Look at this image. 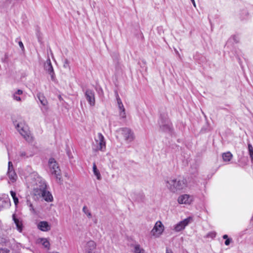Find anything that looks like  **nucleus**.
<instances>
[{"label": "nucleus", "instance_id": "f257e3e1", "mask_svg": "<svg viewBox=\"0 0 253 253\" xmlns=\"http://www.w3.org/2000/svg\"><path fill=\"white\" fill-rule=\"evenodd\" d=\"M17 129L26 141L29 143H31L33 141L34 137L31 133L28 125L20 123L17 126Z\"/></svg>", "mask_w": 253, "mask_h": 253}, {"label": "nucleus", "instance_id": "f03ea898", "mask_svg": "<svg viewBox=\"0 0 253 253\" xmlns=\"http://www.w3.org/2000/svg\"><path fill=\"white\" fill-rule=\"evenodd\" d=\"M169 183L170 185V189L173 192L182 190L187 186L186 179L182 177H178L177 179L171 180Z\"/></svg>", "mask_w": 253, "mask_h": 253}, {"label": "nucleus", "instance_id": "7ed1b4c3", "mask_svg": "<svg viewBox=\"0 0 253 253\" xmlns=\"http://www.w3.org/2000/svg\"><path fill=\"white\" fill-rule=\"evenodd\" d=\"M48 166L51 173L55 176L57 180L60 183L61 182V170L58 164L54 158L49 159Z\"/></svg>", "mask_w": 253, "mask_h": 253}, {"label": "nucleus", "instance_id": "20e7f679", "mask_svg": "<svg viewBox=\"0 0 253 253\" xmlns=\"http://www.w3.org/2000/svg\"><path fill=\"white\" fill-rule=\"evenodd\" d=\"M97 139H95V144L93 148L95 151H103L106 149V142L104 137L102 133H98L97 134Z\"/></svg>", "mask_w": 253, "mask_h": 253}, {"label": "nucleus", "instance_id": "39448f33", "mask_svg": "<svg viewBox=\"0 0 253 253\" xmlns=\"http://www.w3.org/2000/svg\"><path fill=\"white\" fill-rule=\"evenodd\" d=\"M164 230V226L160 221H158L156 223L154 227L151 230V234L156 237H159Z\"/></svg>", "mask_w": 253, "mask_h": 253}, {"label": "nucleus", "instance_id": "423d86ee", "mask_svg": "<svg viewBox=\"0 0 253 253\" xmlns=\"http://www.w3.org/2000/svg\"><path fill=\"white\" fill-rule=\"evenodd\" d=\"M41 194L42 197L44 199L45 201L47 202H51L52 201L53 197L49 192L47 191L45 188L42 189H40L37 190L35 195Z\"/></svg>", "mask_w": 253, "mask_h": 253}, {"label": "nucleus", "instance_id": "0eeeda50", "mask_svg": "<svg viewBox=\"0 0 253 253\" xmlns=\"http://www.w3.org/2000/svg\"><path fill=\"white\" fill-rule=\"evenodd\" d=\"M8 171H7V175L9 178V179L12 182H15L17 178V176L15 172L14 169L13 165L11 162H9L8 163Z\"/></svg>", "mask_w": 253, "mask_h": 253}, {"label": "nucleus", "instance_id": "6e6552de", "mask_svg": "<svg viewBox=\"0 0 253 253\" xmlns=\"http://www.w3.org/2000/svg\"><path fill=\"white\" fill-rule=\"evenodd\" d=\"M193 198L189 195L184 194L180 196L178 199V203L180 204L190 205L193 202Z\"/></svg>", "mask_w": 253, "mask_h": 253}, {"label": "nucleus", "instance_id": "1a4fd4ad", "mask_svg": "<svg viewBox=\"0 0 253 253\" xmlns=\"http://www.w3.org/2000/svg\"><path fill=\"white\" fill-rule=\"evenodd\" d=\"M192 218L191 217H189L181 221L175 225L174 230L177 232L182 230L185 228V226L189 224Z\"/></svg>", "mask_w": 253, "mask_h": 253}, {"label": "nucleus", "instance_id": "9d476101", "mask_svg": "<svg viewBox=\"0 0 253 253\" xmlns=\"http://www.w3.org/2000/svg\"><path fill=\"white\" fill-rule=\"evenodd\" d=\"M85 96L89 104L92 106H94L95 100L94 92L91 90L88 89L85 93Z\"/></svg>", "mask_w": 253, "mask_h": 253}, {"label": "nucleus", "instance_id": "9b49d317", "mask_svg": "<svg viewBox=\"0 0 253 253\" xmlns=\"http://www.w3.org/2000/svg\"><path fill=\"white\" fill-rule=\"evenodd\" d=\"M122 134L126 140L131 141L133 139V133L129 128H124L122 129Z\"/></svg>", "mask_w": 253, "mask_h": 253}, {"label": "nucleus", "instance_id": "f8f14e48", "mask_svg": "<svg viewBox=\"0 0 253 253\" xmlns=\"http://www.w3.org/2000/svg\"><path fill=\"white\" fill-rule=\"evenodd\" d=\"M38 228L42 231H48L50 229V226L46 221H40L38 224Z\"/></svg>", "mask_w": 253, "mask_h": 253}, {"label": "nucleus", "instance_id": "ddd939ff", "mask_svg": "<svg viewBox=\"0 0 253 253\" xmlns=\"http://www.w3.org/2000/svg\"><path fill=\"white\" fill-rule=\"evenodd\" d=\"M117 100L118 105V107L120 110V115L122 116V117H125L126 113H125V109L123 104V103L121 101V99L119 96V95L117 94Z\"/></svg>", "mask_w": 253, "mask_h": 253}, {"label": "nucleus", "instance_id": "4468645a", "mask_svg": "<svg viewBox=\"0 0 253 253\" xmlns=\"http://www.w3.org/2000/svg\"><path fill=\"white\" fill-rule=\"evenodd\" d=\"M96 243L93 241H88L85 246V250L88 253L92 252L96 248Z\"/></svg>", "mask_w": 253, "mask_h": 253}, {"label": "nucleus", "instance_id": "2eb2a0df", "mask_svg": "<svg viewBox=\"0 0 253 253\" xmlns=\"http://www.w3.org/2000/svg\"><path fill=\"white\" fill-rule=\"evenodd\" d=\"M12 218L16 225L17 229L20 232H21L23 230V223L22 221H20L18 218L16 217L15 214H13Z\"/></svg>", "mask_w": 253, "mask_h": 253}, {"label": "nucleus", "instance_id": "dca6fc26", "mask_svg": "<svg viewBox=\"0 0 253 253\" xmlns=\"http://www.w3.org/2000/svg\"><path fill=\"white\" fill-rule=\"evenodd\" d=\"M37 97L40 101L41 103L44 106H46L47 105L48 102L45 98V96L43 95V93H39L37 95Z\"/></svg>", "mask_w": 253, "mask_h": 253}, {"label": "nucleus", "instance_id": "f3484780", "mask_svg": "<svg viewBox=\"0 0 253 253\" xmlns=\"http://www.w3.org/2000/svg\"><path fill=\"white\" fill-rule=\"evenodd\" d=\"M47 70L48 74L51 76L52 79H54V72L50 60L49 59L47 62Z\"/></svg>", "mask_w": 253, "mask_h": 253}, {"label": "nucleus", "instance_id": "a211bd4d", "mask_svg": "<svg viewBox=\"0 0 253 253\" xmlns=\"http://www.w3.org/2000/svg\"><path fill=\"white\" fill-rule=\"evenodd\" d=\"M233 158V155L230 152L222 154V158L224 162H229Z\"/></svg>", "mask_w": 253, "mask_h": 253}, {"label": "nucleus", "instance_id": "6ab92c4d", "mask_svg": "<svg viewBox=\"0 0 253 253\" xmlns=\"http://www.w3.org/2000/svg\"><path fill=\"white\" fill-rule=\"evenodd\" d=\"M93 171L94 174L96 176L97 179H100L101 175L99 170L97 168L96 165L95 163L93 164Z\"/></svg>", "mask_w": 253, "mask_h": 253}, {"label": "nucleus", "instance_id": "aec40b11", "mask_svg": "<svg viewBox=\"0 0 253 253\" xmlns=\"http://www.w3.org/2000/svg\"><path fill=\"white\" fill-rule=\"evenodd\" d=\"M248 148L251 162L253 164V147L251 144L249 143L248 144Z\"/></svg>", "mask_w": 253, "mask_h": 253}, {"label": "nucleus", "instance_id": "412c9836", "mask_svg": "<svg viewBox=\"0 0 253 253\" xmlns=\"http://www.w3.org/2000/svg\"><path fill=\"white\" fill-rule=\"evenodd\" d=\"M10 194L12 197L15 205L17 206L19 203V200L18 198L16 197V193L13 191H11Z\"/></svg>", "mask_w": 253, "mask_h": 253}, {"label": "nucleus", "instance_id": "4be33fe9", "mask_svg": "<svg viewBox=\"0 0 253 253\" xmlns=\"http://www.w3.org/2000/svg\"><path fill=\"white\" fill-rule=\"evenodd\" d=\"M134 253H145V251L141 249L139 245H136L134 247Z\"/></svg>", "mask_w": 253, "mask_h": 253}, {"label": "nucleus", "instance_id": "5701e85b", "mask_svg": "<svg viewBox=\"0 0 253 253\" xmlns=\"http://www.w3.org/2000/svg\"><path fill=\"white\" fill-rule=\"evenodd\" d=\"M41 243L45 248L49 249L50 244L49 241L46 239H42Z\"/></svg>", "mask_w": 253, "mask_h": 253}, {"label": "nucleus", "instance_id": "b1692460", "mask_svg": "<svg viewBox=\"0 0 253 253\" xmlns=\"http://www.w3.org/2000/svg\"><path fill=\"white\" fill-rule=\"evenodd\" d=\"M83 211L84 212L86 213L89 217L91 216V214L90 212H88V210L87 209V208L85 206H84L83 208Z\"/></svg>", "mask_w": 253, "mask_h": 253}, {"label": "nucleus", "instance_id": "393cba45", "mask_svg": "<svg viewBox=\"0 0 253 253\" xmlns=\"http://www.w3.org/2000/svg\"><path fill=\"white\" fill-rule=\"evenodd\" d=\"M0 253H10V251L7 249H0Z\"/></svg>", "mask_w": 253, "mask_h": 253}, {"label": "nucleus", "instance_id": "a878e982", "mask_svg": "<svg viewBox=\"0 0 253 253\" xmlns=\"http://www.w3.org/2000/svg\"><path fill=\"white\" fill-rule=\"evenodd\" d=\"M13 98L15 100L20 101H21V98L19 96H18L17 94H14L13 95Z\"/></svg>", "mask_w": 253, "mask_h": 253}, {"label": "nucleus", "instance_id": "bb28decb", "mask_svg": "<svg viewBox=\"0 0 253 253\" xmlns=\"http://www.w3.org/2000/svg\"><path fill=\"white\" fill-rule=\"evenodd\" d=\"M230 239H226L225 241V244L226 246L229 245L230 244Z\"/></svg>", "mask_w": 253, "mask_h": 253}, {"label": "nucleus", "instance_id": "cd10ccee", "mask_svg": "<svg viewBox=\"0 0 253 253\" xmlns=\"http://www.w3.org/2000/svg\"><path fill=\"white\" fill-rule=\"evenodd\" d=\"M22 93H23V91L21 89H18L15 94L20 95V94H22Z\"/></svg>", "mask_w": 253, "mask_h": 253}, {"label": "nucleus", "instance_id": "c85d7f7f", "mask_svg": "<svg viewBox=\"0 0 253 253\" xmlns=\"http://www.w3.org/2000/svg\"><path fill=\"white\" fill-rule=\"evenodd\" d=\"M18 44H19V45L20 46V47L22 49H24V45H23V44L22 42H18Z\"/></svg>", "mask_w": 253, "mask_h": 253}, {"label": "nucleus", "instance_id": "c756f323", "mask_svg": "<svg viewBox=\"0 0 253 253\" xmlns=\"http://www.w3.org/2000/svg\"><path fill=\"white\" fill-rule=\"evenodd\" d=\"M20 155L21 157H25L26 156V153L25 152H22L20 153Z\"/></svg>", "mask_w": 253, "mask_h": 253}, {"label": "nucleus", "instance_id": "7c9ffc66", "mask_svg": "<svg viewBox=\"0 0 253 253\" xmlns=\"http://www.w3.org/2000/svg\"><path fill=\"white\" fill-rule=\"evenodd\" d=\"M166 253H172V252L171 250L167 249Z\"/></svg>", "mask_w": 253, "mask_h": 253}, {"label": "nucleus", "instance_id": "2f4dec72", "mask_svg": "<svg viewBox=\"0 0 253 253\" xmlns=\"http://www.w3.org/2000/svg\"><path fill=\"white\" fill-rule=\"evenodd\" d=\"M223 238L224 239H226V240L228 239L227 235H224L223 236Z\"/></svg>", "mask_w": 253, "mask_h": 253}, {"label": "nucleus", "instance_id": "473e14b6", "mask_svg": "<svg viewBox=\"0 0 253 253\" xmlns=\"http://www.w3.org/2000/svg\"><path fill=\"white\" fill-rule=\"evenodd\" d=\"M191 1L192 2L194 6L195 7L196 6V4H195V0H191Z\"/></svg>", "mask_w": 253, "mask_h": 253}]
</instances>
